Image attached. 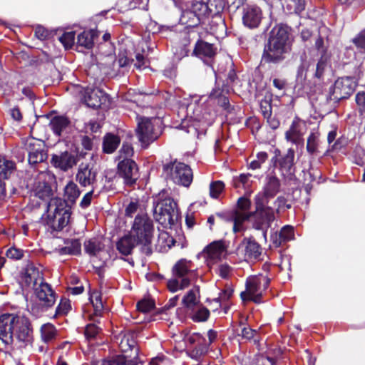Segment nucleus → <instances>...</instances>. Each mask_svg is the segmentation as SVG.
<instances>
[{"instance_id":"f257e3e1","label":"nucleus","mask_w":365,"mask_h":365,"mask_svg":"<svg viewBox=\"0 0 365 365\" xmlns=\"http://www.w3.org/2000/svg\"><path fill=\"white\" fill-rule=\"evenodd\" d=\"M281 187L279 180L273 175H268L265 178L263 189L255 197L257 220L255 229L262 230L266 237L267 228L274 220V208L270 201L279 192Z\"/></svg>"},{"instance_id":"f03ea898","label":"nucleus","mask_w":365,"mask_h":365,"mask_svg":"<svg viewBox=\"0 0 365 365\" xmlns=\"http://www.w3.org/2000/svg\"><path fill=\"white\" fill-rule=\"evenodd\" d=\"M212 96L213 94H210L209 97L205 96L192 97L191 102L186 108V118L182 120L183 126H187L188 128L193 127L195 133L212 124L215 114L212 112L208 105V99H211Z\"/></svg>"},{"instance_id":"7ed1b4c3","label":"nucleus","mask_w":365,"mask_h":365,"mask_svg":"<svg viewBox=\"0 0 365 365\" xmlns=\"http://www.w3.org/2000/svg\"><path fill=\"white\" fill-rule=\"evenodd\" d=\"M0 339L6 344H11L14 339L29 342L31 329L27 318L14 314L0 316Z\"/></svg>"},{"instance_id":"20e7f679","label":"nucleus","mask_w":365,"mask_h":365,"mask_svg":"<svg viewBox=\"0 0 365 365\" xmlns=\"http://www.w3.org/2000/svg\"><path fill=\"white\" fill-rule=\"evenodd\" d=\"M291 49L288 27L283 24L275 26L270 32L262 58L268 63H278L285 58Z\"/></svg>"},{"instance_id":"39448f33","label":"nucleus","mask_w":365,"mask_h":365,"mask_svg":"<svg viewBox=\"0 0 365 365\" xmlns=\"http://www.w3.org/2000/svg\"><path fill=\"white\" fill-rule=\"evenodd\" d=\"M172 272L173 277L167 282V287L171 292L188 287L199 277L194 264L186 259L178 260L173 267Z\"/></svg>"},{"instance_id":"423d86ee","label":"nucleus","mask_w":365,"mask_h":365,"mask_svg":"<svg viewBox=\"0 0 365 365\" xmlns=\"http://www.w3.org/2000/svg\"><path fill=\"white\" fill-rule=\"evenodd\" d=\"M153 216L157 222L165 228H171L178 223L180 214L174 200L162 192L153 202Z\"/></svg>"},{"instance_id":"0eeeda50","label":"nucleus","mask_w":365,"mask_h":365,"mask_svg":"<svg viewBox=\"0 0 365 365\" xmlns=\"http://www.w3.org/2000/svg\"><path fill=\"white\" fill-rule=\"evenodd\" d=\"M154 225L153 220L146 213H138L133 222L130 230V236L143 246V251L146 255L152 252L151 243L154 234Z\"/></svg>"},{"instance_id":"6e6552de","label":"nucleus","mask_w":365,"mask_h":365,"mask_svg":"<svg viewBox=\"0 0 365 365\" xmlns=\"http://www.w3.org/2000/svg\"><path fill=\"white\" fill-rule=\"evenodd\" d=\"M118 339H120L118 346L120 351L123 353L130 351L132 354L130 356L116 355L106 358L98 361V365H137L138 349L134 335L130 333L120 334Z\"/></svg>"},{"instance_id":"1a4fd4ad","label":"nucleus","mask_w":365,"mask_h":365,"mask_svg":"<svg viewBox=\"0 0 365 365\" xmlns=\"http://www.w3.org/2000/svg\"><path fill=\"white\" fill-rule=\"evenodd\" d=\"M47 225L55 231L61 230L65 227L71 217L70 208L65 200L54 197L48 204Z\"/></svg>"},{"instance_id":"9d476101","label":"nucleus","mask_w":365,"mask_h":365,"mask_svg":"<svg viewBox=\"0 0 365 365\" xmlns=\"http://www.w3.org/2000/svg\"><path fill=\"white\" fill-rule=\"evenodd\" d=\"M208 341L199 333H191L185 336L184 341L188 349L189 355L195 359H199L205 355L208 346L217 338V332L210 329L207 331Z\"/></svg>"},{"instance_id":"9b49d317","label":"nucleus","mask_w":365,"mask_h":365,"mask_svg":"<svg viewBox=\"0 0 365 365\" xmlns=\"http://www.w3.org/2000/svg\"><path fill=\"white\" fill-rule=\"evenodd\" d=\"M269 282V278L263 274L250 276L246 281V290L240 294L242 299L261 303L262 294Z\"/></svg>"},{"instance_id":"f8f14e48","label":"nucleus","mask_w":365,"mask_h":365,"mask_svg":"<svg viewBox=\"0 0 365 365\" xmlns=\"http://www.w3.org/2000/svg\"><path fill=\"white\" fill-rule=\"evenodd\" d=\"M250 206L251 202L247 197H241L238 199L237 208L231 215V220L233 222L232 230L235 233L243 231L245 230L244 222L251 217H253V227L255 228L257 220L256 210L254 212H250Z\"/></svg>"},{"instance_id":"ddd939ff","label":"nucleus","mask_w":365,"mask_h":365,"mask_svg":"<svg viewBox=\"0 0 365 365\" xmlns=\"http://www.w3.org/2000/svg\"><path fill=\"white\" fill-rule=\"evenodd\" d=\"M163 170L175 184L188 187L192 181V170L182 163L175 161L166 164L163 166Z\"/></svg>"},{"instance_id":"4468645a","label":"nucleus","mask_w":365,"mask_h":365,"mask_svg":"<svg viewBox=\"0 0 365 365\" xmlns=\"http://www.w3.org/2000/svg\"><path fill=\"white\" fill-rule=\"evenodd\" d=\"M227 255V249L222 240L214 241L204 248L197 255L198 258H202L210 269L220 262Z\"/></svg>"},{"instance_id":"2eb2a0df","label":"nucleus","mask_w":365,"mask_h":365,"mask_svg":"<svg viewBox=\"0 0 365 365\" xmlns=\"http://www.w3.org/2000/svg\"><path fill=\"white\" fill-rule=\"evenodd\" d=\"M80 93L82 99L88 107L97 108L110 103L108 95L98 88L86 87L81 88Z\"/></svg>"},{"instance_id":"dca6fc26","label":"nucleus","mask_w":365,"mask_h":365,"mask_svg":"<svg viewBox=\"0 0 365 365\" xmlns=\"http://www.w3.org/2000/svg\"><path fill=\"white\" fill-rule=\"evenodd\" d=\"M136 133L139 141L145 146H148L159 136L158 133L155 131L152 119L145 117L138 118Z\"/></svg>"},{"instance_id":"f3484780","label":"nucleus","mask_w":365,"mask_h":365,"mask_svg":"<svg viewBox=\"0 0 365 365\" xmlns=\"http://www.w3.org/2000/svg\"><path fill=\"white\" fill-rule=\"evenodd\" d=\"M25 148L28 153L29 164L35 165L43 162L47 158L43 141L29 138L25 142Z\"/></svg>"},{"instance_id":"a211bd4d","label":"nucleus","mask_w":365,"mask_h":365,"mask_svg":"<svg viewBox=\"0 0 365 365\" xmlns=\"http://www.w3.org/2000/svg\"><path fill=\"white\" fill-rule=\"evenodd\" d=\"M356 86V82L354 78L344 77L338 78L331 88V95L334 100L346 98L351 96Z\"/></svg>"},{"instance_id":"6ab92c4d","label":"nucleus","mask_w":365,"mask_h":365,"mask_svg":"<svg viewBox=\"0 0 365 365\" xmlns=\"http://www.w3.org/2000/svg\"><path fill=\"white\" fill-rule=\"evenodd\" d=\"M118 172L127 185H133L138 178V169L136 163L131 159H123L118 165Z\"/></svg>"},{"instance_id":"aec40b11","label":"nucleus","mask_w":365,"mask_h":365,"mask_svg":"<svg viewBox=\"0 0 365 365\" xmlns=\"http://www.w3.org/2000/svg\"><path fill=\"white\" fill-rule=\"evenodd\" d=\"M51 175L47 172H40L35 179L33 185L34 195L40 199L48 197L52 192L49 185Z\"/></svg>"},{"instance_id":"412c9836","label":"nucleus","mask_w":365,"mask_h":365,"mask_svg":"<svg viewBox=\"0 0 365 365\" xmlns=\"http://www.w3.org/2000/svg\"><path fill=\"white\" fill-rule=\"evenodd\" d=\"M34 293L40 304L45 308L52 307L56 302L54 292L50 284L43 281L35 287Z\"/></svg>"},{"instance_id":"4be33fe9","label":"nucleus","mask_w":365,"mask_h":365,"mask_svg":"<svg viewBox=\"0 0 365 365\" xmlns=\"http://www.w3.org/2000/svg\"><path fill=\"white\" fill-rule=\"evenodd\" d=\"M97 171L91 164L81 163L76 175V180L83 187L93 186L96 182Z\"/></svg>"},{"instance_id":"5701e85b","label":"nucleus","mask_w":365,"mask_h":365,"mask_svg":"<svg viewBox=\"0 0 365 365\" xmlns=\"http://www.w3.org/2000/svg\"><path fill=\"white\" fill-rule=\"evenodd\" d=\"M78 159L75 154L64 151L54 154L51 157V163L56 168L67 171L77 164Z\"/></svg>"},{"instance_id":"b1692460","label":"nucleus","mask_w":365,"mask_h":365,"mask_svg":"<svg viewBox=\"0 0 365 365\" xmlns=\"http://www.w3.org/2000/svg\"><path fill=\"white\" fill-rule=\"evenodd\" d=\"M262 18V10L255 5H248L243 9L242 21L245 26L254 29L258 27Z\"/></svg>"},{"instance_id":"393cba45","label":"nucleus","mask_w":365,"mask_h":365,"mask_svg":"<svg viewBox=\"0 0 365 365\" xmlns=\"http://www.w3.org/2000/svg\"><path fill=\"white\" fill-rule=\"evenodd\" d=\"M43 281L41 272L33 266L28 267L21 277V284L25 289H35V287Z\"/></svg>"},{"instance_id":"a878e982","label":"nucleus","mask_w":365,"mask_h":365,"mask_svg":"<svg viewBox=\"0 0 365 365\" xmlns=\"http://www.w3.org/2000/svg\"><path fill=\"white\" fill-rule=\"evenodd\" d=\"M247 259H257L262 253L260 245L252 238H245L240 245Z\"/></svg>"},{"instance_id":"bb28decb","label":"nucleus","mask_w":365,"mask_h":365,"mask_svg":"<svg viewBox=\"0 0 365 365\" xmlns=\"http://www.w3.org/2000/svg\"><path fill=\"white\" fill-rule=\"evenodd\" d=\"M285 139L292 144L303 146V133L301 132L300 125L297 120H293L289 130L286 131Z\"/></svg>"},{"instance_id":"cd10ccee","label":"nucleus","mask_w":365,"mask_h":365,"mask_svg":"<svg viewBox=\"0 0 365 365\" xmlns=\"http://www.w3.org/2000/svg\"><path fill=\"white\" fill-rule=\"evenodd\" d=\"M294 227L290 225L284 226L279 232L272 235L271 240L275 247H279L282 243L294 240Z\"/></svg>"},{"instance_id":"c85d7f7f","label":"nucleus","mask_w":365,"mask_h":365,"mask_svg":"<svg viewBox=\"0 0 365 365\" xmlns=\"http://www.w3.org/2000/svg\"><path fill=\"white\" fill-rule=\"evenodd\" d=\"M294 151L292 148L287 150L286 155L279 160V168L283 175L292 174L294 170Z\"/></svg>"},{"instance_id":"c756f323","label":"nucleus","mask_w":365,"mask_h":365,"mask_svg":"<svg viewBox=\"0 0 365 365\" xmlns=\"http://www.w3.org/2000/svg\"><path fill=\"white\" fill-rule=\"evenodd\" d=\"M84 250L90 257H97L104 250V244L101 239L92 238L84 242Z\"/></svg>"},{"instance_id":"7c9ffc66","label":"nucleus","mask_w":365,"mask_h":365,"mask_svg":"<svg viewBox=\"0 0 365 365\" xmlns=\"http://www.w3.org/2000/svg\"><path fill=\"white\" fill-rule=\"evenodd\" d=\"M137 245H139V243L135 240V238L130 236L129 232L128 235H125L118 242L117 249L121 254L128 255Z\"/></svg>"},{"instance_id":"2f4dec72","label":"nucleus","mask_w":365,"mask_h":365,"mask_svg":"<svg viewBox=\"0 0 365 365\" xmlns=\"http://www.w3.org/2000/svg\"><path fill=\"white\" fill-rule=\"evenodd\" d=\"M200 302V287L194 286L182 297V304L188 308L193 309Z\"/></svg>"},{"instance_id":"473e14b6","label":"nucleus","mask_w":365,"mask_h":365,"mask_svg":"<svg viewBox=\"0 0 365 365\" xmlns=\"http://www.w3.org/2000/svg\"><path fill=\"white\" fill-rule=\"evenodd\" d=\"M96 36L97 32L95 30L83 31L77 36V44L79 46L90 49L93 47Z\"/></svg>"},{"instance_id":"72a5a7b5","label":"nucleus","mask_w":365,"mask_h":365,"mask_svg":"<svg viewBox=\"0 0 365 365\" xmlns=\"http://www.w3.org/2000/svg\"><path fill=\"white\" fill-rule=\"evenodd\" d=\"M15 170V163L0 155V179H8Z\"/></svg>"},{"instance_id":"f704fd0d","label":"nucleus","mask_w":365,"mask_h":365,"mask_svg":"<svg viewBox=\"0 0 365 365\" xmlns=\"http://www.w3.org/2000/svg\"><path fill=\"white\" fill-rule=\"evenodd\" d=\"M193 52L200 58H211L215 54V50L213 46L204 41L197 42Z\"/></svg>"},{"instance_id":"c9c22d12","label":"nucleus","mask_w":365,"mask_h":365,"mask_svg":"<svg viewBox=\"0 0 365 365\" xmlns=\"http://www.w3.org/2000/svg\"><path fill=\"white\" fill-rule=\"evenodd\" d=\"M69 120L64 116H55L50 122V127L56 135H61V133L68 128Z\"/></svg>"},{"instance_id":"e433bc0d","label":"nucleus","mask_w":365,"mask_h":365,"mask_svg":"<svg viewBox=\"0 0 365 365\" xmlns=\"http://www.w3.org/2000/svg\"><path fill=\"white\" fill-rule=\"evenodd\" d=\"M200 21V17L192 9L182 11L180 18V24L185 25L187 27L197 26Z\"/></svg>"},{"instance_id":"4c0bfd02","label":"nucleus","mask_w":365,"mask_h":365,"mask_svg":"<svg viewBox=\"0 0 365 365\" xmlns=\"http://www.w3.org/2000/svg\"><path fill=\"white\" fill-rule=\"evenodd\" d=\"M191 9L195 13L200 19L211 16L208 10L207 0H195L192 4Z\"/></svg>"},{"instance_id":"58836bf2","label":"nucleus","mask_w":365,"mask_h":365,"mask_svg":"<svg viewBox=\"0 0 365 365\" xmlns=\"http://www.w3.org/2000/svg\"><path fill=\"white\" fill-rule=\"evenodd\" d=\"M120 138L113 134H107L103 139V149L106 153H113L120 144Z\"/></svg>"},{"instance_id":"ea45409f","label":"nucleus","mask_w":365,"mask_h":365,"mask_svg":"<svg viewBox=\"0 0 365 365\" xmlns=\"http://www.w3.org/2000/svg\"><path fill=\"white\" fill-rule=\"evenodd\" d=\"M80 193L78 185L71 180L64 187V197L72 203L79 197Z\"/></svg>"},{"instance_id":"a19ab883","label":"nucleus","mask_w":365,"mask_h":365,"mask_svg":"<svg viewBox=\"0 0 365 365\" xmlns=\"http://www.w3.org/2000/svg\"><path fill=\"white\" fill-rule=\"evenodd\" d=\"M56 334L55 327L50 323L45 324L41 327V339L44 342L52 341L56 338Z\"/></svg>"},{"instance_id":"79ce46f5","label":"nucleus","mask_w":365,"mask_h":365,"mask_svg":"<svg viewBox=\"0 0 365 365\" xmlns=\"http://www.w3.org/2000/svg\"><path fill=\"white\" fill-rule=\"evenodd\" d=\"M319 136L317 132L312 131L307 138V151L311 155L316 154L318 151Z\"/></svg>"},{"instance_id":"37998d69","label":"nucleus","mask_w":365,"mask_h":365,"mask_svg":"<svg viewBox=\"0 0 365 365\" xmlns=\"http://www.w3.org/2000/svg\"><path fill=\"white\" fill-rule=\"evenodd\" d=\"M207 3L211 16L219 14L224 9V0H207Z\"/></svg>"},{"instance_id":"c03bdc74","label":"nucleus","mask_w":365,"mask_h":365,"mask_svg":"<svg viewBox=\"0 0 365 365\" xmlns=\"http://www.w3.org/2000/svg\"><path fill=\"white\" fill-rule=\"evenodd\" d=\"M130 63V60L128 57L127 52L123 51L118 53V56L113 63V66H118L120 68L125 70L129 67Z\"/></svg>"},{"instance_id":"a18cd8bd","label":"nucleus","mask_w":365,"mask_h":365,"mask_svg":"<svg viewBox=\"0 0 365 365\" xmlns=\"http://www.w3.org/2000/svg\"><path fill=\"white\" fill-rule=\"evenodd\" d=\"M89 299L93 307L95 314L99 315L103 308L101 294L97 292H93Z\"/></svg>"},{"instance_id":"49530a36","label":"nucleus","mask_w":365,"mask_h":365,"mask_svg":"<svg viewBox=\"0 0 365 365\" xmlns=\"http://www.w3.org/2000/svg\"><path fill=\"white\" fill-rule=\"evenodd\" d=\"M210 269L214 270L217 274L223 279L229 278L232 272V267L226 263L220 264L216 267L213 266L212 269Z\"/></svg>"},{"instance_id":"de8ad7c7","label":"nucleus","mask_w":365,"mask_h":365,"mask_svg":"<svg viewBox=\"0 0 365 365\" xmlns=\"http://www.w3.org/2000/svg\"><path fill=\"white\" fill-rule=\"evenodd\" d=\"M268 158V155L265 152H259L257 154L256 159L253 160L249 164V168L252 170L259 169L263 163L266 162Z\"/></svg>"},{"instance_id":"09e8293b","label":"nucleus","mask_w":365,"mask_h":365,"mask_svg":"<svg viewBox=\"0 0 365 365\" xmlns=\"http://www.w3.org/2000/svg\"><path fill=\"white\" fill-rule=\"evenodd\" d=\"M59 41L63 45L66 49L70 48L74 43L75 32H64L59 38Z\"/></svg>"},{"instance_id":"8fccbe9b","label":"nucleus","mask_w":365,"mask_h":365,"mask_svg":"<svg viewBox=\"0 0 365 365\" xmlns=\"http://www.w3.org/2000/svg\"><path fill=\"white\" fill-rule=\"evenodd\" d=\"M225 184L222 181H215L210 185V195L212 198H217L224 190Z\"/></svg>"},{"instance_id":"3c124183","label":"nucleus","mask_w":365,"mask_h":365,"mask_svg":"<svg viewBox=\"0 0 365 365\" xmlns=\"http://www.w3.org/2000/svg\"><path fill=\"white\" fill-rule=\"evenodd\" d=\"M125 212L127 217H133V215L135 213H137V215L138 213H144L142 212L139 202L138 200L130 201L126 206Z\"/></svg>"},{"instance_id":"603ef678","label":"nucleus","mask_w":365,"mask_h":365,"mask_svg":"<svg viewBox=\"0 0 365 365\" xmlns=\"http://www.w3.org/2000/svg\"><path fill=\"white\" fill-rule=\"evenodd\" d=\"M251 174H241L239 177L234 179V186L240 187L241 185L246 189L250 185Z\"/></svg>"},{"instance_id":"864d4df0","label":"nucleus","mask_w":365,"mask_h":365,"mask_svg":"<svg viewBox=\"0 0 365 365\" xmlns=\"http://www.w3.org/2000/svg\"><path fill=\"white\" fill-rule=\"evenodd\" d=\"M274 212H279L282 210L289 209L291 207L289 204L287 203V200L283 196H279L273 202Z\"/></svg>"},{"instance_id":"5fc2aeb1","label":"nucleus","mask_w":365,"mask_h":365,"mask_svg":"<svg viewBox=\"0 0 365 365\" xmlns=\"http://www.w3.org/2000/svg\"><path fill=\"white\" fill-rule=\"evenodd\" d=\"M155 307L153 301L148 299H143L137 304V308L142 312H148Z\"/></svg>"},{"instance_id":"6e6d98bb","label":"nucleus","mask_w":365,"mask_h":365,"mask_svg":"<svg viewBox=\"0 0 365 365\" xmlns=\"http://www.w3.org/2000/svg\"><path fill=\"white\" fill-rule=\"evenodd\" d=\"M353 43L360 51L365 52V29L353 39Z\"/></svg>"},{"instance_id":"4d7b16f0","label":"nucleus","mask_w":365,"mask_h":365,"mask_svg":"<svg viewBox=\"0 0 365 365\" xmlns=\"http://www.w3.org/2000/svg\"><path fill=\"white\" fill-rule=\"evenodd\" d=\"M81 246L78 242H73L71 246H66L60 250L61 255H76L80 252Z\"/></svg>"},{"instance_id":"13d9d810","label":"nucleus","mask_w":365,"mask_h":365,"mask_svg":"<svg viewBox=\"0 0 365 365\" xmlns=\"http://www.w3.org/2000/svg\"><path fill=\"white\" fill-rule=\"evenodd\" d=\"M210 315V312L207 309L202 307L199 309L192 316V319L195 322H205Z\"/></svg>"},{"instance_id":"bf43d9fd","label":"nucleus","mask_w":365,"mask_h":365,"mask_svg":"<svg viewBox=\"0 0 365 365\" xmlns=\"http://www.w3.org/2000/svg\"><path fill=\"white\" fill-rule=\"evenodd\" d=\"M150 365H172L171 360L163 354L158 355L150 359Z\"/></svg>"},{"instance_id":"052dcab7","label":"nucleus","mask_w":365,"mask_h":365,"mask_svg":"<svg viewBox=\"0 0 365 365\" xmlns=\"http://www.w3.org/2000/svg\"><path fill=\"white\" fill-rule=\"evenodd\" d=\"M133 153V149L130 144L123 143L120 150H119V159H129L128 158L132 156Z\"/></svg>"},{"instance_id":"680f3d73","label":"nucleus","mask_w":365,"mask_h":365,"mask_svg":"<svg viewBox=\"0 0 365 365\" xmlns=\"http://www.w3.org/2000/svg\"><path fill=\"white\" fill-rule=\"evenodd\" d=\"M100 329L94 324H89L85 329V336L87 339L94 338L99 332Z\"/></svg>"},{"instance_id":"e2e57ef3","label":"nucleus","mask_w":365,"mask_h":365,"mask_svg":"<svg viewBox=\"0 0 365 365\" xmlns=\"http://www.w3.org/2000/svg\"><path fill=\"white\" fill-rule=\"evenodd\" d=\"M6 257L12 259H20L23 257V251L16 247H11L6 251Z\"/></svg>"},{"instance_id":"0e129e2a","label":"nucleus","mask_w":365,"mask_h":365,"mask_svg":"<svg viewBox=\"0 0 365 365\" xmlns=\"http://www.w3.org/2000/svg\"><path fill=\"white\" fill-rule=\"evenodd\" d=\"M233 289L231 287H226L220 294L219 297L214 299L215 302L219 303L222 301H226L232 295Z\"/></svg>"},{"instance_id":"69168bd1","label":"nucleus","mask_w":365,"mask_h":365,"mask_svg":"<svg viewBox=\"0 0 365 365\" xmlns=\"http://www.w3.org/2000/svg\"><path fill=\"white\" fill-rule=\"evenodd\" d=\"M257 331L249 327H245L241 329L240 335L245 339L250 340L254 338Z\"/></svg>"},{"instance_id":"338daca9","label":"nucleus","mask_w":365,"mask_h":365,"mask_svg":"<svg viewBox=\"0 0 365 365\" xmlns=\"http://www.w3.org/2000/svg\"><path fill=\"white\" fill-rule=\"evenodd\" d=\"M93 190L87 192L82 198L80 206L81 208H87L91 203L93 199Z\"/></svg>"},{"instance_id":"774afa93","label":"nucleus","mask_w":365,"mask_h":365,"mask_svg":"<svg viewBox=\"0 0 365 365\" xmlns=\"http://www.w3.org/2000/svg\"><path fill=\"white\" fill-rule=\"evenodd\" d=\"M35 36L40 40H44L48 36V31L44 27L38 26L35 29Z\"/></svg>"}]
</instances>
